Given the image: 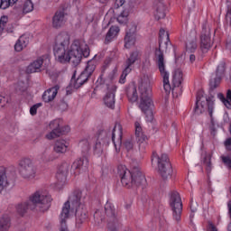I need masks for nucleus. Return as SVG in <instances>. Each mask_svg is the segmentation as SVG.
Wrapping results in <instances>:
<instances>
[{"label": "nucleus", "instance_id": "nucleus-50", "mask_svg": "<svg viewBox=\"0 0 231 231\" xmlns=\"http://www.w3.org/2000/svg\"><path fill=\"white\" fill-rule=\"evenodd\" d=\"M226 48L231 51V37L227 39Z\"/></svg>", "mask_w": 231, "mask_h": 231}, {"label": "nucleus", "instance_id": "nucleus-51", "mask_svg": "<svg viewBox=\"0 0 231 231\" xmlns=\"http://www.w3.org/2000/svg\"><path fill=\"white\" fill-rule=\"evenodd\" d=\"M60 231H69L66 224H60Z\"/></svg>", "mask_w": 231, "mask_h": 231}, {"label": "nucleus", "instance_id": "nucleus-40", "mask_svg": "<svg viewBox=\"0 0 231 231\" xmlns=\"http://www.w3.org/2000/svg\"><path fill=\"white\" fill-rule=\"evenodd\" d=\"M8 23V16H2L0 18V33H3V31L6 28Z\"/></svg>", "mask_w": 231, "mask_h": 231}, {"label": "nucleus", "instance_id": "nucleus-12", "mask_svg": "<svg viewBox=\"0 0 231 231\" xmlns=\"http://www.w3.org/2000/svg\"><path fill=\"white\" fill-rule=\"evenodd\" d=\"M170 205L172 210L173 220L177 223L181 221V212L183 210V203H181V197L178 191H172L170 198Z\"/></svg>", "mask_w": 231, "mask_h": 231}, {"label": "nucleus", "instance_id": "nucleus-5", "mask_svg": "<svg viewBox=\"0 0 231 231\" xmlns=\"http://www.w3.org/2000/svg\"><path fill=\"white\" fill-rule=\"evenodd\" d=\"M117 172L121 178V183L124 187L131 189V187H141L145 189L147 187V180L145 175L141 172L140 168H134L132 171L127 170V167L119 165Z\"/></svg>", "mask_w": 231, "mask_h": 231}, {"label": "nucleus", "instance_id": "nucleus-59", "mask_svg": "<svg viewBox=\"0 0 231 231\" xmlns=\"http://www.w3.org/2000/svg\"><path fill=\"white\" fill-rule=\"evenodd\" d=\"M21 91H26V88H22Z\"/></svg>", "mask_w": 231, "mask_h": 231}, {"label": "nucleus", "instance_id": "nucleus-56", "mask_svg": "<svg viewBox=\"0 0 231 231\" xmlns=\"http://www.w3.org/2000/svg\"><path fill=\"white\" fill-rule=\"evenodd\" d=\"M98 3H102L103 5L107 1V0H97Z\"/></svg>", "mask_w": 231, "mask_h": 231}, {"label": "nucleus", "instance_id": "nucleus-6", "mask_svg": "<svg viewBox=\"0 0 231 231\" xmlns=\"http://www.w3.org/2000/svg\"><path fill=\"white\" fill-rule=\"evenodd\" d=\"M159 48L155 49L154 60L162 77L164 79V89L169 93V91H171V86L169 85V74L165 72V55L162 51V46H163V44H169V32L161 29L159 32Z\"/></svg>", "mask_w": 231, "mask_h": 231}, {"label": "nucleus", "instance_id": "nucleus-31", "mask_svg": "<svg viewBox=\"0 0 231 231\" xmlns=\"http://www.w3.org/2000/svg\"><path fill=\"white\" fill-rule=\"evenodd\" d=\"M10 226H12L10 217L8 215H3L0 217V231H8L10 230Z\"/></svg>", "mask_w": 231, "mask_h": 231}, {"label": "nucleus", "instance_id": "nucleus-62", "mask_svg": "<svg viewBox=\"0 0 231 231\" xmlns=\"http://www.w3.org/2000/svg\"><path fill=\"white\" fill-rule=\"evenodd\" d=\"M0 102H1V96H0Z\"/></svg>", "mask_w": 231, "mask_h": 231}, {"label": "nucleus", "instance_id": "nucleus-9", "mask_svg": "<svg viewBox=\"0 0 231 231\" xmlns=\"http://www.w3.org/2000/svg\"><path fill=\"white\" fill-rule=\"evenodd\" d=\"M157 162L158 164V172L162 178V180H169L171 176H172V164H171V161H169V156L165 153H162L161 156L153 152L152 156V163Z\"/></svg>", "mask_w": 231, "mask_h": 231}, {"label": "nucleus", "instance_id": "nucleus-61", "mask_svg": "<svg viewBox=\"0 0 231 231\" xmlns=\"http://www.w3.org/2000/svg\"><path fill=\"white\" fill-rule=\"evenodd\" d=\"M43 157H46V153H43Z\"/></svg>", "mask_w": 231, "mask_h": 231}, {"label": "nucleus", "instance_id": "nucleus-60", "mask_svg": "<svg viewBox=\"0 0 231 231\" xmlns=\"http://www.w3.org/2000/svg\"><path fill=\"white\" fill-rule=\"evenodd\" d=\"M191 212H196V209H192V208H191Z\"/></svg>", "mask_w": 231, "mask_h": 231}, {"label": "nucleus", "instance_id": "nucleus-48", "mask_svg": "<svg viewBox=\"0 0 231 231\" xmlns=\"http://www.w3.org/2000/svg\"><path fill=\"white\" fill-rule=\"evenodd\" d=\"M125 0H116L115 8H120V6H124Z\"/></svg>", "mask_w": 231, "mask_h": 231}, {"label": "nucleus", "instance_id": "nucleus-14", "mask_svg": "<svg viewBox=\"0 0 231 231\" xmlns=\"http://www.w3.org/2000/svg\"><path fill=\"white\" fill-rule=\"evenodd\" d=\"M212 34L210 32V25L207 22L202 24V31L200 33V50L202 53H208V50L212 48Z\"/></svg>", "mask_w": 231, "mask_h": 231}, {"label": "nucleus", "instance_id": "nucleus-1", "mask_svg": "<svg viewBox=\"0 0 231 231\" xmlns=\"http://www.w3.org/2000/svg\"><path fill=\"white\" fill-rule=\"evenodd\" d=\"M70 38L68 32L57 35L54 46V57L58 62H70L72 66H79L82 57H89V47L84 41L76 40L69 47Z\"/></svg>", "mask_w": 231, "mask_h": 231}, {"label": "nucleus", "instance_id": "nucleus-57", "mask_svg": "<svg viewBox=\"0 0 231 231\" xmlns=\"http://www.w3.org/2000/svg\"><path fill=\"white\" fill-rule=\"evenodd\" d=\"M227 230H228V231H231V223L228 225Z\"/></svg>", "mask_w": 231, "mask_h": 231}, {"label": "nucleus", "instance_id": "nucleus-38", "mask_svg": "<svg viewBox=\"0 0 231 231\" xmlns=\"http://www.w3.org/2000/svg\"><path fill=\"white\" fill-rule=\"evenodd\" d=\"M125 149L129 152V151H133V148L134 147V141L133 138H128L124 143Z\"/></svg>", "mask_w": 231, "mask_h": 231}, {"label": "nucleus", "instance_id": "nucleus-29", "mask_svg": "<svg viewBox=\"0 0 231 231\" xmlns=\"http://www.w3.org/2000/svg\"><path fill=\"white\" fill-rule=\"evenodd\" d=\"M118 32H120V28H118V26L110 27L105 39L106 44H109V42H111V41H113V39L116 37V34L118 33Z\"/></svg>", "mask_w": 231, "mask_h": 231}, {"label": "nucleus", "instance_id": "nucleus-41", "mask_svg": "<svg viewBox=\"0 0 231 231\" xmlns=\"http://www.w3.org/2000/svg\"><path fill=\"white\" fill-rule=\"evenodd\" d=\"M131 71H133V69H130V70L127 71V67H125V69L123 70V73L119 79L120 84H125V77H127V75H129Z\"/></svg>", "mask_w": 231, "mask_h": 231}, {"label": "nucleus", "instance_id": "nucleus-2", "mask_svg": "<svg viewBox=\"0 0 231 231\" xmlns=\"http://www.w3.org/2000/svg\"><path fill=\"white\" fill-rule=\"evenodd\" d=\"M50 203H51V195L46 190H38L27 201L19 204L16 210L20 216H24L28 210L46 212L50 209Z\"/></svg>", "mask_w": 231, "mask_h": 231}, {"label": "nucleus", "instance_id": "nucleus-53", "mask_svg": "<svg viewBox=\"0 0 231 231\" xmlns=\"http://www.w3.org/2000/svg\"><path fill=\"white\" fill-rule=\"evenodd\" d=\"M224 122L225 124H228V122H230V117L228 116V113H226L224 115Z\"/></svg>", "mask_w": 231, "mask_h": 231}, {"label": "nucleus", "instance_id": "nucleus-28", "mask_svg": "<svg viewBox=\"0 0 231 231\" xmlns=\"http://www.w3.org/2000/svg\"><path fill=\"white\" fill-rule=\"evenodd\" d=\"M69 203H71V201H69V200L64 203L62 211L60 213V225H66V220L69 217V210H71V206L69 205Z\"/></svg>", "mask_w": 231, "mask_h": 231}, {"label": "nucleus", "instance_id": "nucleus-8", "mask_svg": "<svg viewBox=\"0 0 231 231\" xmlns=\"http://www.w3.org/2000/svg\"><path fill=\"white\" fill-rule=\"evenodd\" d=\"M79 149L83 153V157L75 161L71 169L74 171V174H80V171H88V167H89V160L88 159V152H89V141L88 139L81 140L79 142Z\"/></svg>", "mask_w": 231, "mask_h": 231}, {"label": "nucleus", "instance_id": "nucleus-7", "mask_svg": "<svg viewBox=\"0 0 231 231\" xmlns=\"http://www.w3.org/2000/svg\"><path fill=\"white\" fill-rule=\"evenodd\" d=\"M69 201L74 208H76V223L82 225L88 221V209H86V195L82 191L76 190L69 197Z\"/></svg>", "mask_w": 231, "mask_h": 231}, {"label": "nucleus", "instance_id": "nucleus-36", "mask_svg": "<svg viewBox=\"0 0 231 231\" xmlns=\"http://www.w3.org/2000/svg\"><path fill=\"white\" fill-rule=\"evenodd\" d=\"M128 100H130V102H136V100H138V92L135 87L132 88L128 92Z\"/></svg>", "mask_w": 231, "mask_h": 231}, {"label": "nucleus", "instance_id": "nucleus-39", "mask_svg": "<svg viewBox=\"0 0 231 231\" xmlns=\"http://www.w3.org/2000/svg\"><path fill=\"white\" fill-rule=\"evenodd\" d=\"M58 172L68 175L69 172V164L68 162H63L58 169Z\"/></svg>", "mask_w": 231, "mask_h": 231}, {"label": "nucleus", "instance_id": "nucleus-10", "mask_svg": "<svg viewBox=\"0 0 231 231\" xmlns=\"http://www.w3.org/2000/svg\"><path fill=\"white\" fill-rule=\"evenodd\" d=\"M19 174L23 180H33L37 174V168L29 158H23L19 162Z\"/></svg>", "mask_w": 231, "mask_h": 231}, {"label": "nucleus", "instance_id": "nucleus-15", "mask_svg": "<svg viewBox=\"0 0 231 231\" xmlns=\"http://www.w3.org/2000/svg\"><path fill=\"white\" fill-rule=\"evenodd\" d=\"M164 71H165V73L168 74V84L170 86V91L168 93L167 90H165V81L162 77L163 90H164L163 93L166 95V97H169V95H171V91L172 95H174V93H176V88H180V86H181V82H183V72L180 69L175 70V72L173 74V79H172V84H173V88H172V87H171V82L169 81V72H167V70H165V61H164Z\"/></svg>", "mask_w": 231, "mask_h": 231}, {"label": "nucleus", "instance_id": "nucleus-33", "mask_svg": "<svg viewBox=\"0 0 231 231\" xmlns=\"http://www.w3.org/2000/svg\"><path fill=\"white\" fill-rule=\"evenodd\" d=\"M196 50H198V42L196 38H193L186 43V51L188 53H194Z\"/></svg>", "mask_w": 231, "mask_h": 231}, {"label": "nucleus", "instance_id": "nucleus-19", "mask_svg": "<svg viewBox=\"0 0 231 231\" xmlns=\"http://www.w3.org/2000/svg\"><path fill=\"white\" fill-rule=\"evenodd\" d=\"M115 93H116V86L113 84L107 85V92L104 97L103 100L105 106H106V107H109V109H115V104L116 102Z\"/></svg>", "mask_w": 231, "mask_h": 231}, {"label": "nucleus", "instance_id": "nucleus-20", "mask_svg": "<svg viewBox=\"0 0 231 231\" xmlns=\"http://www.w3.org/2000/svg\"><path fill=\"white\" fill-rule=\"evenodd\" d=\"M223 75H225V65L220 64L217 68L216 77L209 81V89L211 93L219 86V84H221V78Z\"/></svg>", "mask_w": 231, "mask_h": 231}, {"label": "nucleus", "instance_id": "nucleus-58", "mask_svg": "<svg viewBox=\"0 0 231 231\" xmlns=\"http://www.w3.org/2000/svg\"><path fill=\"white\" fill-rule=\"evenodd\" d=\"M7 32H12L13 31L12 29H7Z\"/></svg>", "mask_w": 231, "mask_h": 231}, {"label": "nucleus", "instance_id": "nucleus-37", "mask_svg": "<svg viewBox=\"0 0 231 231\" xmlns=\"http://www.w3.org/2000/svg\"><path fill=\"white\" fill-rule=\"evenodd\" d=\"M33 11V3L32 0H27L23 4V14H30V12Z\"/></svg>", "mask_w": 231, "mask_h": 231}, {"label": "nucleus", "instance_id": "nucleus-22", "mask_svg": "<svg viewBox=\"0 0 231 231\" xmlns=\"http://www.w3.org/2000/svg\"><path fill=\"white\" fill-rule=\"evenodd\" d=\"M66 23V13L62 10L57 11L52 17V28L59 30Z\"/></svg>", "mask_w": 231, "mask_h": 231}, {"label": "nucleus", "instance_id": "nucleus-54", "mask_svg": "<svg viewBox=\"0 0 231 231\" xmlns=\"http://www.w3.org/2000/svg\"><path fill=\"white\" fill-rule=\"evenodd\" d=\"M208 231H217V228L213 224H209Z\"/></svg>", "mask_w": 231, "mask_h": 231}, {"label": "nucleus", "instance_id": "nucleus-18", "mask_svg": "<svg viewBox=\"0 0 231 231\" xmlns=\"http://www.w3.org/2000/svg\"><path fill=\"white\" fill-rule=\"evenodd\" d=\"M12 178H14V171L5 167H0V194L10 187Z\"/></svg>", "mask_w": 231, "mask_h": 231}, {"label": "nucleus", "instance_id": "nucleus-55", "mask_svg": "<svg viewBox=\"0 0 231 231\" xmlns=\"http://www.w3.org/2000/svg\"><path fill=\"white\" fill-rule=\"evenodd\" d=\"M189 61L191 62V64H192L193 62H195V61H196V55L190 54V55H189Z\"/></svg>", "mask_w": 231, "mask_h": 231}, {"label": "nucleus", "instance_id": "nucleus-43", "mask_svg": "<svg viewBox=\"0 0 231 231\" xmlns=\"http://www.w3.org/2000/svg\"><path fill=\"white\" fill-rule=\"evenodd\" d=\"M58 107L60 111H67L68 110V103L64 99H60Z\"/></svg>", "mask_w": 231, "mask_h": 231}, {"label": "nucleus", "instance_id": "nucleus-24", "mask_svg": "<svg viewBox=\"0 0 231 231\" xmlns=\"http://www.w3.org/2000/svg\"><path fill=\"white\" fill-rule=\"evenodd\" d=\"M154 17L157 21H160V19H165V4H163V0L154 1Z\"/></svg>", "mask_w": 231, "mask_h": 231}, {"label": "nucleus", "instance_id": "nucleus-47", "mask_svg": "<svg viewBox=\"0 0 231 231\" xmlns=\"http://www.w3.org/2000/svg\"><path fill=\"white\" fill-rule=\"evenodd\" d=\"M224 145H225L226 151H231V138H227L225 141Z\"/></svg>", "mask_w": 231, "mask_h": 231}, {"label": "nucleus", "instance_id": "nucleus-30", "mask_svg": "<svg viewBox=\"0 0 231 231\" xmlns=\"http://www.w3.org/2000/svg\"><path fill=\"white\" fill-rule=\"evenodd\" d=\"M28 38H26L25 36H21L14 44L15 51H23V50H24V48L28 46Z\"/></svg>", "mask_w": 231, "mask_h": 231}, {"label": "nucleus", "instance_id": "nucleus-13", "mask_svg": "<svg viewBox=\"0 0 231 231\" xmlns=\"http://www.w3.org/2000/svg\"><path fill=\"white\" fill-rule=\"evenodd\" d=\"M97 69V64L95 60H89L87 64L85 69L80 73L79 78L74 81L73 88L75 89H79L81 86H84L86 82L91 79V75H93L95 69Z\"/></svg>", "mask_w": 231, "mask_h": 231}, {"label": "nucleus", "instance_id": "nucleus-49", "mask_svg": "<svg viewBox=\"0 0 231 231\" xmlns=\"http://www.w3.org/2000/svg\"><path fill=\"white\" fill-rule=\"evenodd\" d=\"M43 162H53V160H57V157H55L53 154H51L49 158H43Z\"/></svg>", "mask_w": 231, "mask_h": 231}, {"label": "nucleus", "instance_id": "nucleus-17", "mask_svg": "<svg viewBox=\"0 0 231 231\" xmlns=\"http://www.w3.org/2000/svg\"><path fill=\"white\" fill-rule=\"evenodd\" d=\"M135 127V138L136 142L139 145V151L141 152H143L145 151V147H147V141L149 138H147V135L143 133V129L142 128V125L140 122L136 121L134 123Z\"/></svg>", "mask_w": 231, "mask_h": 231}, {"label": "nucleus", "instance_id": "nucleus-16", "mask_svg": "<svg viewBox=\"0 0 231 231\" xmlns=\"http://www.w3.org/2000/svg\"><path fill=\"white\" fill-rule=\"evenodd\" d=\"M62 121L60 119H55L51 121L49 125L51 132L46 135L48 140H53L54 138H58V136H61V134H66V133H69V126H66L65 128H60V124Z\"/></svg>", "mask_w": 231, "mask_h": 231}, {"label": "nucleus", "instance_id": "nucleus-42", "mask_svg": "<svg viewBox=\"0 0 231 231\" xmlns=\"http://www.w3.org/2000/svg\"><path fill=\"white\" fill-rule=\"evenodd\" d=\"M217 97L219 98V100H221V102H223L224 106H226V107H227V109H231V103L226 100V98L225 97V95L219 93L217 94Z\"/></svg>", "mask_w": 231, "mask_h": 231}, {"label": "nucleus", "instance_id": "nucleus-44", "mask_svg": "<svg viewBox=\"0 0 231 231\" xmlns=\"http://www.w3.org/2000/svg\"><path fill=\"white\" fill-rule=\"evenodd\" d=\"M221 160H222L224 165H226V167H227V169H231V159L229 156H221Z\"/></svg>", "mask_w": 231, "mask_h": 231}, {"label": "nucleus", "instance_id": "nucleus-35", "mask_svg": "<svg viewBox=\"0 0 231 231\" xmlns=\"http://www.w3.org/2000/svg\"><path fill=\"white\" fill-rule=\"evenodd\" d=\"M19 0H0V8L6 10L9 6H14Z\"/></svg>", "mask_w": 231, "mask_h": 231}, {"label": "nucleus", "instance_id": "nucleus-27", "mask_svg": "<svg viewBox=\"0 0 231 231\" xmlns=\"http://www.w3.org/2000/svg\"><path fill=\"white\" fill-rule=\"evenodd\" d=\"M69 145L65 140H58L54 143L53 151L57 154H64V152H67Z\"/></svg>", "mask_w": 231, "mask_h": 231}, {"label": "nucleus", "instance_id": "nucleus-21", "mask_svg": "<svg viewBox=\"0 0 231 231\" xmlns=\"http://www.w3.org/2000/svg\"><path fill=\"white\" fill-rule=\"evenodd\" d=\"M136 42V25H133L125 36V48L129 49Z\"/></svg>", "mask_w": 231, "mask_h": 231}, {"label": "nucleus", "instance_id": "nucleus-26", "mask_svg": "<svg viewBox=\"0 0 231 231\" xmlns=\"http://www.w3.org/2000/svg\"><path fill=\"white\" fill-rule=\"evenodd\" d=\"M59 89H60V87H59V85H56L51 88H48L42 95V100L45 101L46 103L55 100V97H57V93H59Z\"/></svg>", "mask_w": 231, "mask_h": 231}, {"label": "nucleus", "instance_id": "nucleus-32", "mask_svg": "<svg viewBox=\"0 0 231 231\" xmlns=\"http://www.w3.org/2000/svg\"><path fill=\"white\" fill-rule=\"evenodd\" d=\"M212 154L206 153L203 159V163L206 165V171L208 174H210L212 172Z\"/></svg>", "mask_w": 231, "mask_h": 231}, {"label": "nucleus", "instance_id": "nucleus-46", "mask_svg": "<svg viewBox=\"0 0 231 231\" xmlns=\"http://www.w3.org/2000/svg\"><path fill=\"white\" fill-rule=\"evenodd\" d=\"M56 178L58 180V181H60V183L66 181L68 175L64 174V173H60V171H58L56 174Z\"/></svg>", "mask_w": 231, "mask_h": 231}, {"label": "nucleus", "instance_id": "nucleus-25", "mask_svg": "<svg viewBox=\"0 0 231 231\" xmlns=\"http://www.w3.org/2000/svg\"><path fill=\"white\" fill-rule=\"evenodd\" d=\"M42 64H44V56L40 57L34 61H32L27 67V73H41V71H42Z\"/></svg>", "mask_w": 231, "mask_h": 231}, {"label": "nucleus", "instance_id": "nucleus-52", "mask_svg": "<svg viewBox=\"0 0 231 231\" xmlns=\"http://www.w3.org/2000/svg\"><path fill=\"white\" fill-rule=\"evenodd\" d=\"M226 100H228L229 104L231 103V90L228 89L226 92Z\"/></svg>", "mask_w": 231, "mask_h": 231}, {"label": "nucleus", "instance_id": "nucleus-34", "mask_svg": "<svg viewBox=\"0 0 231 231\" xmlns=\"http://www.w3.org/2000/svg\"><path fill=\"white\" fill-rule=\"evenodd\" d=\"M129 17V11L125 9L123 12L120 13V14L117 16V23L119 24H126Z\"/></svg>", "mask_w": 231, "mask_h": 231}, {"label": "nucleus", "instance_id": "nucleus-11", "mask_svg": "<svg viewBox=\"0 0 231 231\" xmlns=\"http://www.w3.org/2000/svg\"><path fill=\"white\" fill-rule=\"evenodd\" d=\"M203 97L201 95L197 96V101H196V106L194 108V113L196 115H201L204 113L205 109H208L209 113V116L212 120V115L214 113V96H211L209 97H206L205 100H201Z\"/></svg>", "mask_w": 231, "mask_h": 231}, {"label": "nucleus", "instance_id": "nucleus-3", "mask_svg": "<svg viewBox=\"0 0 231 231\" xmlns=\"http://www.w3.org/2000/svg\"><path fill=\"white\" fill-rule=\"evenodd\" d=\"M140 103L139 108L146 116L147 122H152L154 116L152 114V89L151 88V79L149 76H143L139 86Z\"/></svg>", "mask_w": 231, "mask_h": 231}, {"label": "nucleus", "instance_id": "nucleus-4", "mask_svg": "<svg viewBox=\"0 0 231 231\" xmlns=\"http://www.w3.org/2000/svg\"><path fill=\"white\" fill-rule=\"evenodd\" d=\"M122 125L120 124H116L112 132H101L94 146V154L102 156V152H104V143H109L110 138L116 147V151H120V147H122Z\"/></svg>", "mask_w": 231, "mask_h": 231}, {"label": "nucleus", "instance_id": "nucleus-45", "mask_svg": "<svg viewBox=\"0 0 231 231\" xmlns=\"http://www.w3.org/2000/svg\"><path fill=\"white\" fill-rule=\"evenodd\" d=\"M41 106H42V104L38 103L30 108V113H31L32 116H35V115H37V109H39V107H41Z\"/></svg>", "mask_w": 231, "mask_h": 231}, {"label": "nucleus", "instance_id": "nucleus-23", "mask_svg": "<svg viewBox=\"0 0 231 231\" xmlns=\"http://www.w3.org/2000/svg\"><path fill=\"white\" fill-rule=\"evenodd\" d=\"M140 57H142V52L138 50L130 52V56L125 61V68H126V71L133 69V65L136 60H140Z\"/></svg>", "mask_w": 231, "mask_h": 231}]
</instances>
